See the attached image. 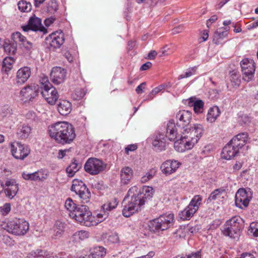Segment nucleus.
<instances>
[{
	"label": "nucleus",
	"mask_w": 258,
	"mask_h": 258,
	"mask_svg": "<svg viewBox=\"0 0 258 258\" xmlns=\"http://www.w3.org/2000/svg\"><path fill=\"white\" fill-rule=\"evenodd\" d=\"M50 137L61 145L70 144L76 138L75 129L73 125L66 121H58L49 126Z\"/></svg>",
	"instance_id": "nucleus-1"
},
{
	"label": "nucleus",
	"mask_w": 258,
	"mask_h": 258,
	"mask_svg": "<svg viewBox=\"0 0 258 258\" xmlns=\"http://www.w3.org/2000/svg\"><path fill=\"white\" fill-rule=\"evenodd\" d=\"M204 129L200 124H195L194 126L186 127L181 132L179 140L175 141L174 147L178 144L184 147L187 150H190L197 144L203 134Z\"/></svg>",
	"instance_id": "nucleus-2"
},
{
	"label": "nucleus",
	"mask_w": 258,
	"mask_h": 258,
	"mask_svg": "<svg viewBox=\"0 0 258 258\" xmlns=\"http://www.w3.org/2000/svg\"><path fill=\"white\" fill-rule=\"evenodd\" d=\"M137 194V186H132L128 190L123 202L124 203L127 198L131 196V198L128 203L124 205L122 210V215L125 217H128L136 212L141 209L144 206V202L141 200Z\"/></svg>",
	"instance_id": "nucleus-3"
},
{
	"label": "nucleus",
	"mask_w": 258,
	"mask_h": 258,
	"mask_svg": "<svg viewBox=\"0 0 258 258\" xmlns=\"http://www.w3.org/2000/svg\"><path fill=\"white\" fill-rule=\"evenodd\" d=\"M70 216L78 223L87 227L96 225L98 222H101L99 220L97 222L88 206L84 205H78L77 209L70 214Z\"/></svg>",
	"instance_id": "nucleus-4"
},
{
	"label": "nucleus",
	"mask_w": 258,
	"mask_h": 258,
	"mask_svg": "<svg viewBox=\"0 0 258 258\" xmlns=\"http://www.w3.org/2000/svg\"><path fill=\"white\" fill-rule=\"evenodd\" d=\"M243 227L242 219L239 216H234L226 221L223 226L222 232L226 236L238 239Z\"/></svg>",
	"instance_id": "nucleus-5"
},
{
	"label": "nucleus",
	"mask_w": 258,
	"mask_h": 258,
	"mask_svg": "<svg viewBox=\"0 0 258 258\" xmlns=\"http://www.w3.org/2000/svg\"><path fill=\"white\" fill-rule=\"evenodd\" d=\"M41 86L40 92L46 101L50 105H53L58 98L56 89L49 82L47 77H43L40 80Z\"/></svg>",
	"instance_id": "nucleus-6"
},
{
	"label": "nucleus",
	"mask_w": 258,
	"mask_h": 258,
	"mask_svg": "<svg viewBox=\"0 0 258 258\" xmlns=\"http://www.w3.org/2000/svg\"><path fill=\"white\" fill-rule=\"evenodd\" d=\"M3 229L16 235H24L29 229V223L24 219H16L5 223Z\"/></svg>",
	"instance_id": "nucleus-7"
},
{
	"label": "nucleus",
	"mask_w": 258,
	"mask_h": 258,
	"mask_svg": "<svg viewBox=\"0 0 258 258\" xmlns=\"http://www.w3.org/2000/svg\"><path fill=\"white\" fill-rule=\"evenodd\" d=\"M174 217L173 214L161 215L158 218L150 221L149 226L151 230L154 232L165 230L172 225Z\"/></svg>",
	"instance_id": "nucleus-8"
},
{
	"label": "nucleus",
	"mask_w": 258,
	"mask_h": 258,
	"mask_svg": "<svg viewBox=\"0 0 258 258\" xmlns=\"http://www.w3.org/2000/svg\"><path fill=\"white\" fill-rule=\"evenodd\" d=\"M71 190L79 196L80 200L83 203H88L91 197L89 189L84 182L78 179L73 180Z\"/></svg>",
	"instance_id": "nucleus-9"
},
{
	"label": "nucleus",
	"mask_w": 258,
	"mask_h": 258,
	"mask_svg": "<svg viewBox=\"0 0 258 258\" xmlns=\"http://www.w3.org/2000/svg\"><path fill=\"white\" fill-rule=\"evenodd\" d=\"M202 200L201 196H195L188 205L179 213L180 218L183 220H189L199 209L202 204Z\"/></svg>",
	"instance_id": "nucleus-10"
},
{
	"label": "nucleus",
	"mask_w": 258,
	"mask_h": 258,
	"mask_svg": "<svg viewBox=\"0 0 258 258\" xmlns=\"http://www.w3.org/2000/svg\"><path fill=\"white\" fill-rule=\"evenodd\" d=\"M24 31L29 32L30 35L41 33V36L47 33V29L42 25L41 19L35 15L30 18L28 24L22 27Z\"/></svg>",
	"instance_id": "nucleus-11"
},
{
	"label": "nucleus",
	"mask_w": 258,
	"mask_h": 258,
	"mask_svg": "<svg viewBox=\"0 0 258 258\" xmlns=\"http://www.w3.org/2000/svg\"><path fill=\"white\" fill-rule=\"evenodd\" d=\"M106 164L96 158H90L84 165L85 170L91 175H97L106 168Z\"/></svg>",
	"instance_id": "nucleus-12"
},
{
	"label": "nucleus",
	"mask_w": 258,
	"mask_h": 258,
	"mask_svg": "<svg viewBox=\"0 0 258 258\" xmlns=\"http://www.w3.org/2000/svg\"><path fill=\"white\" fill-rule=\"evenodd\" d=\"M11 151L13 157L20 160H24L30 154V150L28 146L16 142V145L10 144Z\"/></svg>",
	"instance_id": "nucleus-13"
},
{
	"label": "nucleus",
	"mask_w": 258,
	"mask_h": 258,
	"mask_svg": "<svg viewBox=\"0 0 258 258\" xmlns=\"http://www.w3.org/2000/svg\"><path fill=\"white\" fill-rule=\"evenodd\" d=\"M46 43L49 45L50 49L59 48L64 43V35L62 31H56L51 33L45 39Z\"/></svg>",
	"instance_id": "nucleus-14"
},
{
	"label": "nucleus",
	"mask_w": 258,
	"mask_h": 258,
	"mask_svg": "<svg viewBox=\"0 0 258 258\" xmlns=\"http://www.w3.org/2000/svg\"><path fill=\"white\" fill-rule=\"evenodd\" d=\"M235 199L236 206L243 209L248 206L251 199V195L246 192L245 189L240 188L236 193Z\"/></svg>",
	"instance_id": "nucleus-15"
},
{
	"label": "nucleus",
	"mask_w": 258,
	"mask_h": 258,
	"mask_svg": "<svg viewBox=\"0 0 258 258\" xmlns=\"http://www.w3.org/2000/svg\"><path fill=\"white\" fill-rule=\"evenodd\" d=\"M40 92V88L35 84L27 86L21 91L20 94L24 102L32 101Z\"/></svg>",
	"instance_id": "nucleus-16"
},
{
	"label": "nucleus",
	"mask_w": 258,
	"mask_h": 258,
	"mask_svg": "<svg viewBox=\"0 0 258 258\" xmlns=\"http://www.w3.org/2000/svg\"><path fill=\"white\" fill-rule=\"evenodd\" d=\"M192 113L188 110H180L176 114V125L178 128L185 129L191 119Z\"/></svg>",
	"instance_id": "nucleus-17"
},
{
	"label": "nucleus",
	"mask_w": 258,
	"mask_h": 258,
	"mask_svg": "<svg viewBox=\"0 0 258 258\" xmlns=\"http://www.w3.org/2000/svg\"><path fill=\"white\" fill-rule=\"evenodd\" d=\"M3 191L6 196L9 199H12L17 195L19 190L18 184L15 179H9L3 183Z\"/></svg>",
	"instance_id": "nucleus-18"
},
{
	"label": "nucleus",
	"mask_w": 258,
	"mask_h": 258,
	"mask_svg": "<svg viewBox=\"0 0 258 258\" xmlns=\"http://www.w3.org/2000/svg\"><path fill=\"white\" fill-rule=\"evenodd\" d=\"M151 139L152 145L156 150L161 151L165 150L166 138L163 133L155 132L152 136Z\"/></svg>",
	"instance_id": "nucleus-19"
},
{
	"label": "nucleus",
	"mask_w": 258,
	"mask_h": 258,
	"mask_svg": "<svg viewBox=\"0 0 258 258\" xmlns=\"http://www.w3.org/2000/svg\"><path fill=\"white\" fill-rule=\"evenodd\" d=\"M12 39L18 41L21 47H24L26 51L31 52L34 50V45L31 41L27 40L26 37L19 32H16L12 34Z\"/></svg>",
	"instance_id": "nucleus-20"
},
{
	"label": "nucleus",
	"mask_w": 258,
	"mask_h": 258,
	"mask_svg": "<svg viewBox=\"0 0 258 258\" xmlns=\"http://www.w3.org/2000/svg\"><path fill=\"white\" fill-rule=\"evenodd\" d=\"M66 77V71L60 67L53 68L50 73V79L52 82L55 85H59L63 83Z\"/></svg>",
	"instance_id": "nucleus-21"
},
{
	"label": "nucleus",
	"mask_w": 258,
	"mask_h": 258,
	"mask_svg": "<svg viewBox=\"0 0 258 258\" xmlns=\"http://www.w3.org/2000/svg\"><path fill=\"white\" fill-rule=\"evenodd\" d=\"M31 74L29 67H24L18 70L16 78V84L19 86L24 84L30 78Z\"/></svg>",
	"instance_id": "nucleus-22"
},
{
	"label": "nucleus",
	"mask_w": 258,
	"mask_h": 258,
	"mask_svg": "<svg viewBox=\"0 0 258 258\" xmlns=\"http://www.w3.org/2000/svg\"><path fill=\"white\" fill-rule=\"evenodd\" d=\"M180 163L175 160H167L161 166L162 172L166 175L174 172L180 165Z\"/></svg>",
	"instance_id": "nucleus-23"
},
{
	"label": "nucleus",
	"mask_w": 258,
	"mask_h": 258,
	"mask_svg": "<svg viewBox=\"0 0 258 258\" xmlns=\"http://www.w3.org/2000/svg\"><path fill=\"white\" fill-rule=\"evenodd\" d=\"M137 194H138V196L141 197V200L144 202V204H145L146 202L152 197L154 189L150 186H145L142 188H139L137 186Z\"/></svg>",
	"instance_id": "nucleus-24"
},
{
	"label": "nucleus",
	"mask_w": 258,
	"mask_h": 258,
	"mask_svg": "<svg viewBox=\"0 0 258 258\" xmlns=\"http://www.w3.org/2000/svg\"><path fill=\"white\" fill-rule=\"evenodd\" d=\"M247 137V134L246 133L239 134L233 137L229 142V143L239 150L246 143Z\"/></svg>",
	"instance_id": "nucleus-25"
},
{
	"label": "nucleus",
	"mask_w": 258,
	"mask_h": 258,
	"mask_svg": "<svg viewBox=\"0 0 258 258\" xmlns=\"http://www.w3.org/2000/svg\"><path fill=\"white\" fill-rule=\"evenodd\" d=\"M186 102L187 105L194 107L195 113H201L203 112L204 102L202 100L191 97L187 99Z\"/></svg>",
	"instance_id": "nucleus-26"
},
{
	"label": "nucleus",
	"mask_w": 258,
	"mask_h": 258,
	"mask_svg": "<svg viewBox=\"0 0 258 258\" xmlns=\"http://www.w3.org/2000/svg\"><path fill=\"white\" fill-rule=\"evenodd\" d=\"M239 150L228 143L223 149L222 157L226 160H230L238 154Z\"/></svg>",
	"instance_id": "nucleus-27"
},
{
	"label": "nucleus",
	"mask_w": 258,
	"mask_h": 258,
	"mask_svg": "<svg viewBox=\"0 0 258 258\" xmlns=\"http://www.w3.org/2000/svg\"><path fill=\"white\" fill-rule=\"evenodd\" d=\"M177 130L173 120H170L166 125L165 138L170 141H174L177 138Z\"/></svg>",
	"instance_id": "nucleus-28"
},
{
	"label": "nucleus",
	"mask_w": 258,
	"mask_h": 258,
	"mask_svg": "<svg viewBox=\"0 0 258 258\" xmlns=\"http://www.w3.org/2000/svg\"><path fill=\"white\" fill-rule=\"evenodd\" d=\"M133 176V171L129 167H124L120 170L121 183L124 185L128 184Z\"/></svg>",
	"instance_id": "nucleus-29"
},
{
	"label": "nucleus",
	"mask_w": 258,
	"mask_h": 258,
	"mask_svg": "<svg viewBox=\"0 0 258 258\" xmlns=\"http://www.w3.org/2000/svg\"><path fill=\"white\" fill-rule=\"evenodd\" d=\"M57 110L62 115H67L72 110V104L66 100H60L57 104Z\"/></svg>",
	"instance_id": "nucleus-30"
},
{
	"label": "nucleus",
	"mask_w": 258,
	"mask_h": 258,
	"mask_svg": "<svg viewBox=\"0 0 258 258\" xmlns=\"http://www.w3.org/2000/svg\"><path fill=\"white\" fill-rule=\"evenodd\" d=\"M90 254L80 258H102L106 254L105 249L101 246H96L90 250Z\"/></svg>",
	"instance_id": "nucleus-31"
},
{
	"label": "nucleus",
	"mask_w": 258,
	"mask_h": 258,
	"mask_svg": "<svg viewBox=\"0 0 258 258\" xmlns=\"http://www.w3.org/2000/svg\"><path fill=\"white\" fill-rule=\"evenodd\" d=\"M81 167V163L78 162L76 159H73L72 162L66 169L68 176L73 177Z\"/></svg>",
	"instance_id": "nucleus-32"
},
{
	"label": "nucleus",
	"mask_w": 258,
	"mask_h": 258,
	"mask_svg": "<svg viewBox=\"0 0 258 258\" xmlns=\"http://www.w3.org/2000/svg\"><path fill=\"white\" fill-rule=\"evenodd\" d=\"M222 29L223 28H221L214 33L213 42L217 45L220 43V40L223 39L227 36L229 29L226 27L224 28L225 30H222Z\"/></svg>",
	"instance_id": "nucleus-33"
},
{
	"label": "nucleus",
	"mask_w": 258,
	"mask_h": 258,
	"mask_svg": "<svg viewBox=\"0 0 258 258\" xmlns=\"http://www.w3.org/2000/svg\"><path fill=\"white\" fill-rule=\"evenodd\" d=\"M248 67V68L244 69V70L242 71L243 79L247 82H249L253 79L255 72L254 64H250V66Z\"/></svg>",
	"instance_id": "nucleus-34"
},
{
	"label": "nucleus",
	"mask_w": 258,
	"mask_h": 258,
	"mask_svg": "<svg viewBox=\"0 0 258 258\" xmlns=\"http://www.w3.org/2000/svg\"><path fill=\"white\" fill-rule=\"evenodd\" d=\"M31 132V127L28 125H23L17 130V136L18 138L24 139L28 137Z\"/></svg>",
	"instance_id": "nucleus-35"
},
{
	"label": "nucleus",
	"mask_w": 258,
	"mask_h": 258,
	"mask_svg": "<svg viewBox=\"0 0 258 258\" xmlns=\"http://www.w3.org/2000/svg\"><path fill=\"white\" fill-rule=\"evenodd\" d=\"M220 111L217 106H214L209 109L207 115V120L210 122H214L217 117L220 115Z\"/></svg>",
	"instance_id": "nucleus-36"
},
{
	"label": "nucleus",
	"mask_w": 258,
	"mask_h": 258,
	"mask_svg": "<svg viewBox=\"0 0 258 258\" xmlns=\"http://www.w3.org/2000/svg\"><path fill=\"white\" fill-rule=\"evenodd\" d=\"M17 43H18V41H14L13 40L12 42H5L3 45L5 51L10 55L15 54L17 49Z\"/></svg>",
	"instance_id": "nucleus-37"
},
{
	"label": "nucleus",
	"mask_w": 258,
	"mask_h": 258,
	"mask_svg": "<svg viewBox=\"0 0 258 258\" xmlns=\"http://www.w3.org/2000/svg\"><path fill=\"white\" fill-rule=\"evenodd\" d=\"M224 190L221 189H216L211 193L207 199V203L211 202L221 198Z\"/></svg>",
	"instance_id": "nucleus-38"
},
{
	"label": "nucleus",
	"mask_w": 258,
	"mask_h": 258,
	"mask_svg": "<svg viewBox=\"0 0 258 258\" xmlns=\"http://www.w3.org/2000/svg\"><path fill=\"white\" fill-rule=\"evenodd\" d=\"M58 8V3L56 0H50L47 5V11L50 14H54Z\"/></svg>",
	"instance_id": "nucleus-39"
},
{
	"label": "nucleus",
	"mask_w": 258,
	"mask_h": 258,
	"mask_svg": "<svg viewBox=\"0 0 258 258\" xmlns=\"http://www.w3.org/2000/svg\"><path fill=\"white\" fill-rule=\"evenodd\" d=\"M18 7L19 10L24 12H29L31 9L30 3H27L25 1H20L18 3Z\"/></svg>",
	"instance_id": "nucleus-40"
},
{
	"label": "nucleus",
	"mask_w": 258,
	"mask_h": 258,
	"mask_svg": "<svg viewBox=\"0 0 258 258\" xmlns=\"http://www.w3.org/2000/svg\"><path fill=\"white\" fill-rule=\"evenodd\" d=\"M65 208L70 212L69 215L74 211V210L77 209L78 205H77L73 201L70 199H68L65 202L64 204Z\"/></svg>",
	"instance_id": "nucleus-41"
},
{
	"label": "nucleus",
	"mask_w": 258,
	"mask_h": 258,
	"mask_svg": "<svg viewBox=\"0 0 258 258\" xmlns=\"http://www.w3.org/2000/svg\"><path fill=\"white\" fill-rule=\"evenodd\" d=\"M45 252L44 250L37 249L28 254L27 258H44Z\"/></svg>",
	"instance_id": "nucleus-42"
},
{
	"label": "nucleus",
	"mask_w": 258,
	"mask_h": 258,
	"mask_svg": "<svg viewBox=\"0 0 258 258\" xmlns=\"http://www.w3.org/2000/svg\"><path fill=\"white\" fill-rule=\"evenodd\" d=\"M117 202L116 199H114L111 202H109L108 203L104 204L102 206V209L105 212L106 211H110L117 206Z\"/></svg>",
	"instance_id": "nucleus-43"
},
{
	"label": "nucleus",
	"mask_w": 258,
	"mask_h": 258,
	"mask_svg": "<svg viewBox=\"0 0 258 258\" xmlns=\"http://www.w3.org/2000/svg\"><path fill=\"white\" fill-rule=\"evenodd\" d=\"M74 236L75 238H79L80 240H83L88 238L89 236V233L85 230H81L76 232Z\"/></svg>",
	"instance_id": "nucleus-44"
},
{
	"label": "nucleus",
	"mask_w": 258,
	"mask_h": 258,
	"mask_svg": "<svg viewBox=\"0 0 258 258\" xmlns=\"http://www.w3.org/2000/svg\"><path fill=\"white\" fill-rule=\"evenodd\" d=\"M35 173L36 174V181H42L44 179H46L48 176L47 172L43 170H38L36 172H35Z\"/></svg>",
	"instance_id": "nucleus-45"
},
{
	"label": "nucleus",
	"mask_w": 258,
	"mask_h": 258,
	"mask_svg": "<svg viewBox=\"0 0 258 258\" xmlns=\"http://www.w3.org/2000/svg\"><path fill=\"white\" fill-rule=\"evenodd\" d=\"M11 209V204L6 203L3 206L0 207V213L2 215H6L10 212Z\"/></svg>",
	"instance_id": "nucleus-46"
},
{
	"label": "nucleus",
	"mask_w": 258,
	"mask_h": 258,
	"mask_svg": "<svg viewBox=\"0 0 258 258\" xmlns=\"http://www.w3.org/2000/svg\"><path fill=\"white\" fill-rule=\"evenodd\" d=\"M173 51L174 50L172 49L168 45H166L163 47L160 51V52L161 53V54L160 55V56L168 55L172 53Z\"/></svg>",
	"instance_id": "nucleus-47"
},
{
	"label": "nucleus",
	"mask_w": 258,
	"mask_h": 258,
	"mask_svg": "<svg viewBox=\"0 0 258 258\" xmlns=\"http://www.w3.org/2000/svg\"><path fill=\"white\" fill-rule=\"evenodd\" d=\"M22 177L27 180L36 181V174L35 172L32 173H27L23 172L22 174Z\"/></svg>",
	"instance_id": "nucleus-48"
},
{
	"label": "nucleus",
	"mask_w": 258,
	"mask_h": 258,
	"mask_svg": "<svg viewBox=\"0 0 258 258\" xmlns=\"http://www.w3.org/2000/svg\"><path fill=\"white\" fill-rule=\"evenodd\" d=\"M119 241V237L116 233H112L107 238V241L110 243H115Z\"/></svg>",
	"instance_id": "nucleus-49"
},
{
	"label": "nucleus",
	"mask_w": 258,
	"mask_h": 258,
	"mask_svg": "<svg viewBox=\"0 0 258 258\" xmlns=\"http://www.w3.org/2000/svg\"><path fill=\"white\" fill-rule=\"evenodd\" d=\"M65 228V224L64 223L60 221H56L54 226V230H58L60 231L64 232Z\"/></svg>",
	"instance_id": "nucleus-50"
},
{
	"label": "nucleus",
	"mask_w": 258,
	"mask_h": 258,
	"mask_svg": "<svg viewBox=\"0 0 258 258\" xmlns=\"http://www.w3.org/2000/svg\"><path fill=\"white\" fill-rule=\"evenodd\" d=\"M196 68L194 67L192 68L191 70L188 71L186 72L185 74H182L179 76L178 79L180 80L182 79H183L184 78H188L190 77L193 75V74L196 72Z\"/></svg>",
	"instance_id": "nucleus-51"
},
{
	"label": "nucleus",
	"mask_w": 258,
	"mask_h": 258,
	"mask_svg": "<svg viewBox=\"0 0 258 258\" xmlns=\"http://www.w3.org/2000/svg\"><path fill=\"white\" fill-rule=\"evenodd\" d=\"M230 81L233 83V85L237 87L239 85L240 80L236 75L232 74L230 76Z\"/></svg>",
	"instance_id": "nucleus-52"
},
{
	"label": "nucleus",
	"mask_w": 258,
	"mask_h": 258,
	"mask_svg": "<svg viewBox=\"0 0 258 258\" xmlns=\"http://www.w3.org/2000/svg\"><path fill=\"white\" fill-rule=\"evenodd\" d=\"M250 64H253L252 62H250L248 59H244L242 60L240 62V66L241 68V71L244 69L248 68L250 66Z\"/></svg>",
	"instance_id": "nucleus-53"
},
{
	"label": "nucleus",
	"mask_w": 258,
	"mask_h": 258,
	"mask_svg": "<svg viewBox=\"0 0 258 258\" xmlns=\"http://www.w3.org/2000/svg\"><path fill=\"white\" fill-rule=\"evenodd\" d=\"M183 229L185 232H189L191 233H194L198 231L199 228L198 226L190 227L188 225H187L186 226H184Z\"/></svg>",
	"instance_id": "nucleus-54"
},
{
	"label": "nucleus",
	"mask_w": 258,
	"mask_h": 258,
	"mask_svg": "<svg viewBox=\"0 0 258 258\" xmlns=\"http://www.w3.org/2000/svg\"><path fill=\"white\" fill-rule=\"evenodd\" d=\"M15 60L12 57H6L3 61L4 65H9V66H12L14 63Z\"/></svg>",
	"instance_id": "nucleus-55"
},
{
	"label": "nucleus",
	"mask_w": 258,
	"mask_h": 258,
	"mask_svg": "<svg viewBox=\"0 0 258 258\" xmlns=\"http://www.w3.org/2000/svg\"><path fill=\"white\" fill-rule=\"evenodd\" d=\"M12 110L8 106H5L2 111V115L4 116H9L12 114Z\"/></svg>",
	"instance_id": "nucleus-56"
},
{
	"label": "nucleus",
	"mask_w": 258,
	"mask_h": 258,
	"mask_svg": "<svg viewBox=\"0 0 258 258\" xmlns=\"http://www.w3.org/2000/svg\"><path fill=\"white\" fill-rule=\"evenodd\" d=\"M186 258H201V251H197L188 255Z\"/></svg>",
	"instance_id": "nucleus-57"
},
{
	"label": "nucleus",
	"mask_w": 258,
	"mask_h": 258,
	"mask_svg": "<svg viewBox=\"0 0 258 258\" xmlns=\"http://www.w3.org/2000/svg\"><path fill=\"white\" fill-rule=\"evenodd\" d=\"M159 92L158 89L155 88L154 89L152 90V92L148 95L147 99L148 100H152L154 97L155 96L156 94L158 93Z\"/></svg>",
	"instance_id": "nucleus-58"
},
{
	"label": "nucleus",
	"mask_w": 258,
	"mask_h": 258,
	"mask_svg": "<svg viewBox=\"0 0 258 258\" xmlns=\"http://www.w3.org/2000/svg\"><path fill=\"white\" fill-rule=\"evenodd\" d=\"M146 82H143L137 87V88L136 89V91L137 94H141L143 92V89L144 88V87L146 85Z\"/></svg>",
	"instance_id": "nucleus-59"
},
{
	"label": "nucleus",
	"mask_w": 258,
	"mask_h": 258,
	"mask_svg": "<svg viewBox=\"0 0 258 258\" xmlns=\"http://www.w3.org/2000/svg\"><path fill=\"white\" fill-rule=\"evenodd\" d=\"M55 20V19L53 17H50L45 19L44 20V24L46 26L48 27L52 23L54 22V21Z\"/></svg>",
	"instance_id": "nucleus-60"
},
{
	"label": "nucleus",
	"mask_w": 258,
	"mask_h": 258,
	"mask_svg": "<svg viewBox=\"0 0 258 258\" xmlns=\"http://www.w3.org/2000/svg\"><path fill=\"white\" fill-rule=\"evenodd\" d=\"M218 19V17L216 15H213L212 16L208 21L207 22V26L208 27H210V25L215 22Z\"/></svg>",
	"instance_id": "nucleus-61"
},
{
	"label": "nucleus",
	"mask_w": 258,
	"mask_h": 258,
	"mask_svg": "<svg viewBox=\"0 0 258 258\" xmlns=\"http://www.w3.org/2000/svg\"><path fill=\"white\" fill-rule=\"evenodd\" d=\"M152 64L151 62L148 61L144 63L141 67L140 70L142 71H145L150 68Z\"/></svg>",
	"instance_id": "nucleus-62"
},
{
	"label": "nucleus",
	"mask_w": 258,
	"mask_h": 258,
	"mask_svg": "<svg viewBox=\"0 0 258 258\" xmlns=\"http://www.w3.org/2000/svg\"><path fill=\"white\" fill-rule=\"evenodd\" d=\"M156 171L154 169L150 170L148 172L146 173V175L148 177V178L150 180L152 179L155 175Z\"/></svg>",
	"instance_id": "nucleus-63"
},
{
	"label": "nucleus",
	"mask_w": 258,
	"mask_h": 258,
	"mask_svg": "<svg viewBox=\"0 0 258 258\" xmlns=\"http://www.w3.org/2000/svg\"><path fill=\"white\" fill-rule=\"evenodd\" d=\"M249 231L253 233V235L255 237H258V228H253L251 224L250 226V229Z\"/></svg>",
	"instance_id": "nucleus-64"
}]
</instances>
